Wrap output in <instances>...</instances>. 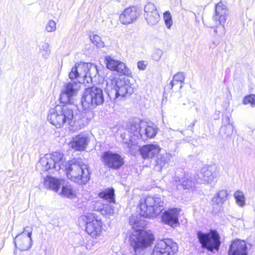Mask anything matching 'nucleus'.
I'll use <instances>...</instances> for the list:
<instances>
[{
  "label": "nucleus",
  "mask_w": 255,
  "mask_h": 255,
  "mask_svg": "<svg viewBox=\"0 0 255 255\" xmlns=\"http://www.w3.org/2000/svg\"><path fill=\"white\" fill-rule=\"evenodd\" d=\"M129 224L133 230L129 236V242L135 252L145 249L153 244L155 240L154 235L151 230L138 228L143 225V221L136 215L129 217Z\"/></svg>",
  "instance_id": "nucleus-1"
},
{
  "label": "nucleus",
  "mask_w": 255,
  "mask_h": 255,
  "mask_svg": "<svg viewBox=\"0 0 255 255\" xmlns=\"http://www.w3.org/2000/svg\"><path fill=\"white\" fill-rule=\"evenodd\" d=\"M74 111L69 105L61 104L56 105L48 113L47 120L57 128L71 126L74 121Z\"/></svg>",
  "instance_id": "nucleus-2"
},
{
  "label": "nucleus",
  "mask_w": 255,
  "mask_h": 255,
  "mask_svg": "<svg viewBox=\"0 0 255 255\" xmlns=\"http://www.w3.org/2000/svg\"><path fill=\"white\" fill-rule=\"evenodd\" d=\"M80 221L85 226V231L93 239L100 238L104 231V223L94 213H89L80 217Z\"/></svg>",
  "instance_id": "nucleus-3"
},
{
  "label": "nucleus",
  "mask_w": 255,
  "mask_h": 255,
  "mask_svg": "<svg viewBox=\"0 0 255 255\" xmlns=\"http://www.w3.org/2000/svg\"><path fill=\"white\" fill-rule=\"evenodd\" d=\"M163 210L162 203L157 198L148 196L140 201L137 206V212L140 217L145 218H154Z\"/></svg>",
  "instance_id": "nucleus-4"
},
{
  "label": "nucleus",
  "mask_w": 255,
  "mask_h": 255,
  "mask_svg": "<svg viewBox=\"0 0 255 255\" xmlns=\"http://www.w3.org/2000/svg\"><path fill=\"white\" fill-rule=\"evenodd\" d=\"M68 179L80 185L86 184L90 179V173L87 166L77 161L68 164L65 169Z\"/></svg>",
  "instance_id": "nucleus-5"
},
{
  "label": "nucleus",
  "mask_w": 255,
  "mask_h": 255,
  "mask_svg": "<svg viewBox=\"0 0 255 255\" xmlns=\"http://www.w3.org/2000/svg\"><path fill=\"white\" fill-rule=\"evenodd\" d=\"M197 236L199 243L203 249L214 253L218 252L221 246V238L218 232L215 230H210L207 233L198 231Z\"/></svg>",
  "instance_id": "nucleus-6"
},
{
  "label": "nucleus",
  "mask_w": 255,
  "mask_h": 255,
  "mask_svg": "<svg viewBox=\"0 0 255 255\" xmlns=\"http://www.w3.org/2000/svg\"><path fill=\"white\" fill-rule=\"evenodd\" d=\"M104 101L103 91L96 87L86 88L83 94L81 103L85 108H95L102 105Z\"/></svg>",
  "instance_id": "nucleus-7"
},
{
  "label": "nucleus",
  "mask_w": 255,
  "mask_h": 255,
  "mask_svg": "<svg viewBox=\"0 0 255 255\" xmlns=\"http://www.w3.org/2000/svg\"><path fill=\"white\" fill-rule=\"evenodd\" d=\"M65 160L64 155L59 152L46 154L39 160V164L44 171L51 170L59 171L64 165Z\"/></svg>",
  "instance_id": "nucleus-8"
},
{
  "label": "nucleus",
  "mask_w": 255,
  "mask_h": 255,
  "mask_svg": "<svg viewBox=\"0 0 255 255\" xmlns=\"http://www.w3.org/2000/svg\"><path fill=\"white\" fill-rule=\"evenodd\" d=\"M178 251L177 243L171 239H164L156 244L151 255H176Z\"/></svg>",
  "instance_id": "nucleus-9"
},
{
  "label": "nucleus",
  "mask_w": 255,
  "mask_h": 255,
  "mask_svg": "<svg viewBox=\"0 0 255 255\" xmlns=\"http://www.w3.org/2000/svg\"><path fill=\"white\" fill-rule=\"evenodd\" d=\"M101 159L105 166L113 170H119L125 164L124 158L120 154L110 151L104 152Z\"/></svg>",
  "instance_id": "nucleus-10"
},
{
  "label": "nucleus",
  "mask_w": 255,
  "mask_h": 255,
  "mask_svg": "<svg viewBox=\"0 0 255 255\" xmlns=\"http://www.w3.org/2000/svg\"><path fill=\"white\" fill-rule=\"evenodd\" d=\"M112 84L115 86L117 95L122 97H128L133 92V88L128 80L124 78H113L111 80Z\"/></svg>",
  "instance_id": "nucleus-11"
},
{
  "label": "nucleus",
  "mask_w": 255,
  "mask_h": 255,
  "mask_svg": "<svg viewBox=\"0 0 255 255\" xmlns=\"http://www.w3.org/2000/svg\"><path fill=\"white\" fill-rule=\"evenodd\" d=\"M106 66L111 71H116L120 76H125L132 78L131 70L126 66L125 63L108 57L106 58Z\"/></svg>",
  "instance_id": "nucleus-12"
},
{
  "label": "nucleus",
  "mask_w": 255,
  "mask_h": 255,
  "mask_svg": "<svg viewBox=\"0 0 255 255\" xmlns=\"http://www.w3.org/2000/svg\"><path fill=\"white\" fill-rule=\"evenodd\" d=\"M228 255H249L248 243L243 240L236 239L231 241Z\"/></svg>",
  "instance_id": "nucleus-13"
},
{
  "label": "nucleus",
  "mask_w": 255,
  "mask_h": 255,
  "mask_svg": "<svg viewBox=\"0 0 255 255\" xmlns=\"http://www.w3.org/2000/svg\"><path fill=\"white\" fill-rule=\"evenodd\" d=\"M139 15L138 8L134 6L126 8L121 13L119 20L121 23L128 25L134 22Z\"/></svg>",
  "instance_id": "nucleus-14"
},
{
  "label": "nucleus",
  "mask_w": 255,
  "mask_h": 255,
  "mask_svg": "<svg viewBox=\"0 0 255 255\" xmlns=\"http://www.w3.org/2000/svg\"><path fill=\"white\" fill-rule=\"evenodd\" d=\"M181 210L180 208H171L165 211L161 216V220L165 224L171 226L179 224V218Z\"/></svg>",
  "instance_id": "nucleus-15"
},
{
  "label": "nucleus",
  "mask_w": 255,
  "mask_h": 255,
  "mask_svg": "<svg viewBox=\"0 0 255 255\" xmlns=\"http://www.w3.org/2000/svg\"><path fill=\"white\" fill-rule=\"evenodd\" d=\"M139 128L138 134L139 136L142 137V134L140 133L142 129L145 132V134L147 138H151L154 137L156 133L157 129L154 126L151 124H148L146 122L140 121L139 123H135L133 125H131L130 130L131 132L134 131V128L135 129V131L137 132V128Z\"/></svg>",
  "instance_id": "nucleus-16"
},
{
  "label": "nucleus",
  "mask_w": 255,
  "mask_h": 255,
  "mask_svg": "<svg viewBox=\"0 0 255 255\" xmlns=\"http://www.w3.org/2000/svg\"><path fill=\"white\" fill-rule=\"evenodd\" d=\"M14 243L17 249L25 251L29 250L32 246L31 233L22 232L15 237Z\"/></svg>",
  "instance_id": "nucleus-17"
},
{
  "label": "nucleus",
  "mask_w": 255,
  "mask_h": 255,
  "mask_svg": "<svg viewBox=\"0 0 255 255\" xmlns=\"http://www.w3.org/2000/svg\"><path fill=\"white\" fill-rule=\"evenodd\" d=\"M161 148L157 144H146L140 146L138 151L144 159L152 158L160 152Z\"/></svg>",
  "instance_id": "nucleus-18"
},
{
  "label": "nucleus",
  "mask_w": 255,
  "mask_h": 255,
  "mask_svg": "<svg viewBox=\"0 0 255 255\" xmlns=\"http://www.w3.org/2000/svg\"><path fill=\"white\" fill-rule=\"evenodd\" d=\"M91 64L89 63H76L69 73V78L71 80L77 79L79 77H87L89 74V70Z\"/></svg>",
  "instance_id": "nucleus-19"
},
{
  "label": "nucleus",
  "mask_w": 255,
  "mask_h": 255,
  "mask_svg": "<svg viewBox=\"0 0 255 255\" xmlns=\"http://www.w3.org/2000/svg\"><path fill=\"white\" fill-rule=\"evenodd\" d=\"M89 142L88 137L84 134L80 133L74 136L69 142L71 147L75 150L83 151Z\"/></svg>",
  "instance_id": "nucleus-20"
},
{
  "label": "nucleus",
  "mask_w": 255,
  "mask_h": 255,
  "mask_svg": "<svg viewBox=\"0 0 255 255\" xmlns=\"http://www.w3.org/2000/svg\"><path fill=\"white\" fill-rule=\"evenodd\" d=\"M185 80V76L183 72H178L173 77V79L170 83L166 86L167 88L172 91H177L181 89L183 85Z\"/></svg>",
  "instance_id": "nucleus-21"
},
{
  "label": "nucleus",
  "mask_w": 255,
  "mask_h": 255,
  "mask_svg": "<svg viewBox=\"0 0 255 255\" xmlns=\"http://www.w3.org/2000/svg\"><path fill=\"white\" fill-rule=\"evenodd\" d=\"M76 93V90L73 88V85L68 83L65 86V89L60 95L59 100L61 104H69L71 99Z\"/></svg>",
  "instance_id": "nucleus-22"
},
{
  "label": "nucleus",
  "mask_w": 255,
  "mask_h": 255,
  "mask_svg": "<svg viewBox=\"0 0 255 255\" xmlns=\"http://www.w3.org/2000/svg\"><path fill=\"white\" fill-rule=\"evenodd\" d=\"M62 180L50 176H46L44 180V185L48 188L57 192L61 184Z\"/></svg>",
  "instance_id": "nucleus-23"
},
{
  "label": "nucleus",
  "mask_w": 255,
  "mask_h": 255,
  "mask_svg": "<svg viewBox=\"0 0 255 255\" xmlns=\"http://www.w3.org/2000/svg\"><path fill=\"white\" fill-rule=\"evenodd\" d=\"M98 196L110 203H116L115 190L113 188H108L100 191Z\"/></svg>",
  "instance_id": "nucleus-24"
},
{
  "label": "nucleus",
  "mask_w": 255,
  "mask_h": 255,
  "mask_svg": "<svg viewBox=\"0 0 255 255\" xmlns=\"http://www.w3.org/2000/svg\"><path fill=\"white\" fill-rule=\"evenodd\" d=\"M60 195L67 198H75L77 196V193L74 188L70 185L63 186Z\"/></svg>",
  "instance_id": "nucleus-25"
},
{
  "label": "nucleus",
  "mask_w": 255,
  "mask_h": 255,
  "mask_svg": "<svg viewBox=\"0 0 255 255\" xmlns=\"http://www.w3.org/2000/svg\"><path fill=\"white\" fill-rule=\"evenodd\" d=\"M228 196L226 190H221L218 192L212 201L215 205H222L227 200Z\"/></svg>",
  "instance_id": "nucleus-26"
},
{
  "label": "nucleus",
  "mask_w": 255,
  "mask_h": 255,
  "mask_svg": "<svg viewBox=\"0 0 255 255\" xmlns=\"http://www.w3.org/2000/svg\"><path fill=\"white\" fill-rule=\"evenodd\" d=\"M144 17L148 24L151 25L156 24L160 20L159 12H153L152 14L144 15Z\"/></svg>",
  "instance_id": "nucleus-27"
},
{
  "label": "nucleus",
  "mask_w": 255,
  "mask_h": 255,
  "mask_svg": "<svg viewBox=\"0 0 255 255\" xmlns=\"http://www.w3.org/2000/svg\"><path fill=\"white\" fill-rule=\"evenodd\" d=\"M97 211L104 216H110L113 214L114 208L109 204H103L102 207L97 209Z\"/></svg>",
  "instance_id": "nucleus-28"
},
{
  "label": "nucleus",
  "mask_w": 255,
  "mask_h": 255,
  "mask_svg": "<svg viewBox=\"0 0 255 255\" xmlns=\"http://www.w3.org/2000/svg\"><path fill=\"white\" fill-rule=\"evenodd\" d=\"M234 196L239 206L243 207L245 205V197L242 191L237 190L235 192Z\"/></svg>",
  "instance_id": "nucleus-29"
},
{
  "label": "nucleus",
  "mask_w": 255,
  "mask_h": 255,
  "mask_svg": "<svg viewBox=\"0 0 255 255\" xmlns=\"http://www.w3.org/2000/svg\"><path fill=\"white\" fill-rule=\"evenodd\" d=\"M228 9L222 1H219L215 5V14L219 15L221 14H227Z\"/></svg>",
  "instance_id": "nucleus-30"
},
{
  "label": "nucleus",
  "mask_w": 255,
  "mask_h": 255,
  "mask_svg": "<svg viewBox=\"0 0 255 255\" xmlns=\"http://www.w3.org/2000/svg\"><path fill=\"white\" fill-rule=\"evenodd\" d=\"M242 103L244 105H250L252 107H255V94H251L245 96Z\"/></svg>",
  "instance_id": "nucleus-31"
},
{
  "label": "nucleus",
  "mask_w": 255,
  "mask_h": 255,
  "mask_svg": "<svg viewBox=\"0 0 255 255\" xmlns=\"http://www.w3.org/2000/svg\"><path fill=\"white\" fill-rule=\"evenodd\" d=\"M156 12H158L155 5L154 3L148 2L144 6V15H148Z\"/></svg>",
  "instance_id": "nucleus-32"
},
{
  "label": "nucleus",
  "mask_w": 255,
  "mask_h": 255,
  "mask_svg": "<svg viewBox=\"0 0 255 255\" xmlns=\"http://www.w3.org/2000/svg\"><path fill=\"white\" fill-rule=\"evenodd\" d=\"M234 129V126L229 124L222 127L221 132L222 134H227V136H229L233 133Z\"/></svg>",
  "instance_id": "nucleus-33"
},
{
  "label": "nucleus",
  "mask_w": 255,
  "mask_h": 255,
  "mask_svg": "<svg viewBox=\"0 0 255 255\" xmlns=\"http://www.w3.org/2000/svg\"><path fill=\"white\" fill-rule=\"evenodd\" d=\"M227 14H219V15L214 14V20L218 24H220L224 26L227 19Z\"/></svg>",
  "instance_id": "nucleus-34"
},
{
  "label": "nucleus",
  "mask_w": 255,
  "mask_h": 255,
  "mask_svg": "<svg viewBox=\"0 0 255 255\" xmlns=\"http://www.w3.org/2000/svg\"><path fill=\"white\" fill-rule=\"evenodd\" d=\"M163 19L166 27L170 28L173 22L171 13L169 11H166L163 13Z\"/></svg>",
  "instance_id": "nucleus-35"
},
{
  "label": "nucleus",
  "mask_w": 255,
  "mask_h": 255,
  "mask_svg": "<svg viewBox=\"0 0 255 255\" xmlns=\"http://www.w3.org/2000/svg\"><path fill=\"white\" fill-rule=\"evenodd\" d=\"M95 116V113L93 111L88 110H86L83 112L82 116L83 119H85L87 122L90 121L94 118Z\"/></svg>",
  "instance_id": "nucleus-36"
},
{
  "label": "nucleus",
  "mask_w": 255,
  "mask_h": 255,
  "mask_svg": "<svg viewBox=\"0 0 255 255\" xmlns=\"http://www.w3.org/2000/svg\"><path fill=\"white\" fill-rule=\"evenodd\" d=\"M56 29V23L55 21L50 20L46 25V30L48 32L54 31Z\"/></svg>",
  "instance_id": "nucleus-37"
},
{
  "label": "nucleus",
  "mask_w": 255,
  "mask_h": 255,
  "mask_svg": "<svg viewBox=\"0 0 255 255\" xmlns=\"http://www.w3.org/2000/svg\"><path fill=\"white\" fill-rule=\"evenodd\" d=\"M148 63L146 61L141 60L137 63V66L139 70H144L147 66Z\"/></svg>",
  "instance_id": "nucleus-38"
},
{
  "label": "nucleus",
  "mask_w": 255,
  "mask_h": 255,
  "mask_svg": "<svg viewBox=\"0 0 255 255\" xmlns=\"http://www.w3.org/2000/svg\"><path fill=\"white\" fill-rule=\"evenodd\" d=\"M188 181V179H187L186 181H184L183 182V183H184V182H187ZM182 184L184 185L183 183H182Z\"/></svg>",
  "instance_id": "nucleus-39"
}]
</instances>
